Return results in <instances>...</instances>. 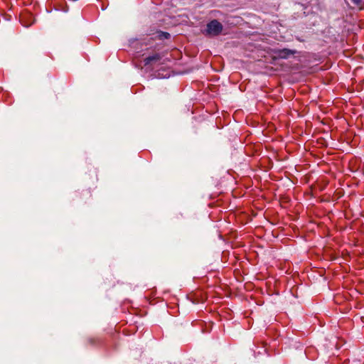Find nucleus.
<instances>
[{
  "mask_svg": "<svg viewBox=\"0 0 364 364\" xmlns=\"http://www.w3.org/2000/svg\"><path fill=\"white\" fill-rule=\"evenodd\" d=\"M223 26L218 20L210 21L206 26V29L203 31L205 36H217L222 32Z\"/></svg>",
  "mask_w": 364,
  "mask_h": 364,
  "instance_id": "f257e3e1",
  "label": "nucleus"
},
{
  "mask_svg": "<svg viewBox=\"0 0 364 364\" xmlns=\"http://www.w3.org/2000/svg\"><path fill=\"white\" fill-rule=\"evenodd\" d=\"M161 60V55L158 53H155L152 55L148 56L144 58V65H151L154 63L158 62Z\"/></svg>",
  "mask_w": 364,
  "mask_h": 364,
  "instance_id": "f03ea898",
  "label": "nucleus"
},
{
  "mask_svg": "<svg viewBox=\"0 0 364 364\" xmlns=\"http://www.w3.org/2000/svg\"><path fill=\"white\" fill-rule=\"evenodd\" d=\"M294 52L290 50H288V49H283L282 50H280L279 52V55L282 58H286L287 57L288 55H291V54H293Z\"/></svg>",
  "mask_w": 364,
  "mask_h": 364,
  "instance_id": "7ed1b4c3",
  "label": "nucleus"
},
{
  "mask_svg": "<svg viewBox=\"0 0 364 364\" xmlns=\"http://www.w3.org/2000/svg\"><path fill=\"white\" fill-rule=\"evenodd\" d=\"M161 36H163L164 38H168L170 36V34L166 32H161Z\"/></svg>",
  "mask_w": 364,
  "mask_h": 364,
  "instance_id": "20e7f679",
  "label": "nucleus"
},
{
  "mask_svg": "<svg viewBox=\"0 0 364 364\" xmlns=\"http://www.w3.org/2000/svg\"><path fill=\"white\" fill-rule=\"evenodd\" d=\"M355 5H359L362 0H351Z\"/></svg>",
  "mask_w": 364,
  "mask_h": 364,
  "instance_id": "39448f33",
  "label": "nucleus"
},
{
  "mask_svg": "<svg viewBox=\"0 0 364 364\" xmlns=\"http://www.w3.org/2000/svg\"><path fill=\"white\" fill-rule=\"evenodd\" d=\"M88 341H89L90 343H93L95 342V338H89Z\"/></svg>",
  "mask_w": 364,
  "mask_h": 364,
  "instance_id": "423d86ee",
  "label": "nucleus"
}]
</instances>
